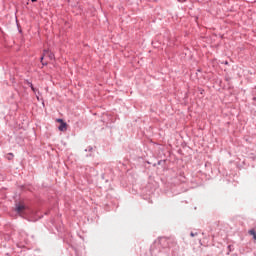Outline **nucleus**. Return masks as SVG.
I'll use <instances>...</instances> for the list:
<instances>
[{
    "label": "nucleus",
    "mask_w": 256,
    "mask_h": 256,
    "mask_svg": "<svg viewBox=\"0 0 256 256\" xmlns=\"http://www.w3.org/2000/svg\"><path fill=\"white\" fill-rule=\"evenodd\" d=\"M26 210H27V206H25V204H22V203L16 204V212L19 214V216H23Z\"/></svg>",
    "instance_id": "obj_1"
},
{
    "label": "nucleus",
    "mask_w": 256,
    "mask_h": 256,
    "mask_svg": "<svg viewBox=\"0 0 256 256\" xmlns=\"http://www.w3.org/2000/svg\"><path fill=\"white\" fill-rule=\"evenodd\" d=\"M59 130L61 132L67 131V123L62 122L61 125L59 126Z\"/></svg>",
    "instance_id": "obj_2"
},
{
    "label": "nucleus",
    "mask_w": 256,
    "mask_h": 256,
    "mask_svg": "<svg viewBox=\"0 0 256 256\" xmlns=\"http://www.w3.org/2000/svg\"><path fill=\"white\" fill-rule=\"evenodd\" d=\"M47 54H49V52L48 51H44V55L41 57V63H42V65H47V63H45L44 62V58H45V56L47 55Z\"/></svg>",
    "instance_id": "obj_3"
},
{
    "label": "nucleus",
    "mask_w": 256,
    "mask_h": 256,
    "mask_svg": "<svg viewBox=\"0 0 256 256\" xmlns=\"http://www.w3.org/2000/svg\"><path fill=\"white\" fill-rule=\"evenodd\" d=\"M249 235L254 237V241H256V231L255 230H249L248 231Z\"/></svg>",
    "instance_id": "obj_4"
},
{
    "label": "nucleus",
    "mask_w": 256,
    "mask_h": 256,
    "mask_svg": "<svg viewBox=\"0 0 256 256\" xmlns=\"http://www.w3.org/2000/svg\"><path fill=\"white\" fill-rule=\"evenodd\" d=\"M28 85H30V87H31L32 91L35 93V92H36V88L33 86V84L28 83Z\"/></svg>",
    "instance_id": "obj_5"
},
{
    "label": "nucleus",
    "mask_w": 256,
    "mask_h": 256,
    "mask_svg": "<svg viewBox=\"0 0 256 256\" xmlns=\"http://www.w3.org/2000/svg\"><path fill=\"white\" fill-rule=\"evenodd\" d=\"M48 57H49L50 60H52L54 58V55L49 54Z\"/></svg>",
    "instance_id": "obj_6"
},
{
    "label": "nucleus",
    "mask_w": 256,
    "mask_h": 256,
    "mask_svg": "<svg viewBox=\"0 0 256 256\" xmlns=\"http://www.w3.org/2000/svg\"><path fill=\"white\" fill-rule=\"evenodd\" d=\"M58 123H64V121L62 119H57Z\"/></svg>",
    "instance_id": "obj_7"
},
{
    "label": "nucleus",
    "mask_w": 256,
    "mask_h": 256,
    "mask_svg": "<svg viewBox=\"0 0 256 256\" xmlns=\"http://www.w3.org/2000/svg\"><path fill=\"white\" fill-rule=\"evenodd\" d=\"M190 236H191V237H195V233L191 232V233H190Z\"/></svg>",
    "instance_id": "obj_8"
},
{
    "label": "nucleus",
    "mask_w": 256,
    "mask_h": 256,
    "mask_svg": "<svg viewBox=\"0 0 256 256\" xmlns=\"http://www.w3.org/2000/svg\"><path fill=\"white\" fill-rule=\"evenodd\" d=\"M33 2H36V0H32Z\"/></svg>",
    "instance_id": "obj_9"
}]
</instances>
